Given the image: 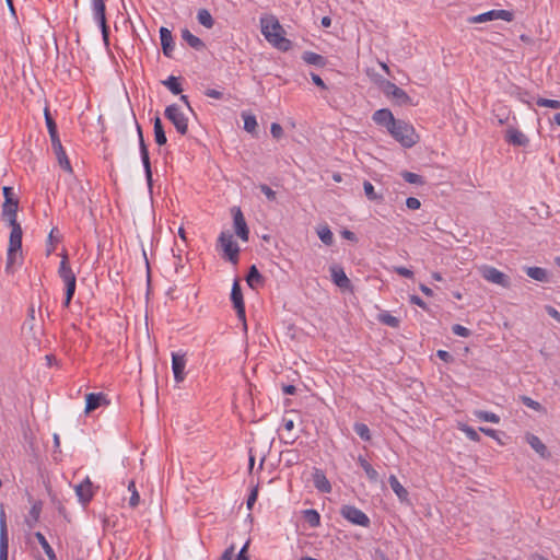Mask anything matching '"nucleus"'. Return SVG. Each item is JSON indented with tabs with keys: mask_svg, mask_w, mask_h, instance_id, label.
Here are the masks:
<instances>
[{
	"mask_svg": "<svg viewBox=\"0 0 560 560\" xmlns=\"http://www.w3.org/2000/svg\"><path fill=\"white\" fill-rule=\"evenodd\" d=\"M260 26L262 35L272 46L282 51L291 48V42L283 36L284 30L276 16L261 18Z\"/></svg>",
	"mask_w": 560,
	"mask_h": 560,
	"instance_id": "f257e3e1",
	"label": "nucleus"
},
{
	"mask_svg": "<svg viewBox=\"0 0 560 560\" xmlns=\"http://www.w3.org/2000/svg\"><path fill=\"white\" fill-rule=\"evenodd\" d=\"M388 132L404 148H411L419 141L413 126L401 119H397Z\"/></svg>",
	"mask_w": 560,
	"mask_h": 560,
	"instance_id": "f03ea898",
	"label": "nucleus"
},
{
	"mask_svg": "<svg viewBox=\"0 0 560 560\" xmlns=\"http://www.w3.org/2000/svg\"><path fill=\"white\" fill-rule=\"evenodd\" d=\"M11 226V233H10V240H9V248L7 254V266L5 270L9 271L11 266L16 260V255L19 252H21L22 248V228L20 223H13L10 224Z\"/></svg>",
	"mask_w": 560,
	"mask_h": 560,
	"instance_id": "7ed1b4c3",
	"label": "nucleus"
},
{
	"mask_svg": "<svg viewBox=\"0 0 560 560\" xmlns=\"http://www.w3.org/2000/svg\"><path fill=\"white\" fill-rule=\"evenodd\" d=\"M218 243L224 253V257L232 264H237L240 247L234 241L232 233L230 231L221 232L218 238Z\"/></svg>",
	"mask_w": 560,
	"mask_h": 560,
	"instance_id": "20e7f679",
	"label": "nucleus"
},
{
	"mask_svg": "<svg viewBox=\"0 0 560 560\" xmlns=\"http://www.w3.org/2000/svg\"><path fill=\"white\" fill-rule=\"evenodd\" d=\"M164 116L174 125L179 135L185 136L188 132V118L177 104L168 105L164 110Z\"/></svg>",
	"mask_w": 560,
	"mask_h": 560,
	"instance_id": "39448f33",
	"label": "nucleus"
},
{
	"mask_svg": "<svg viewBox=\"0 0 560 560\" xmlns=\"http://www.w3.org/2000/svg\"><path fill=\"white\" fill-rule=\"evenodd\" d=\"M91 7L93 12V18L95 22L98 24L102 37L105 42V44H108V37H109V27L106 23V16H105V2L104 0H91Z\"/></svg>",
	"mask_w": 560,
	"mask_h": 560,
	"instance_id": "423d86ee",
	"label": "nucleus"
},
{
	"mask_svg": "<svg viewBox=\"0 0 560 560\" xmlns=\"http://www.w3.org/2000/svg\"><path fill=\"white\" fill-rule=\"evenodd\" d=\"M340 515L345 520H347L348 522H350L354 525H359L362 527L370 526L369 516L363 511H361L360 509H358L354 505H350V504L342 505L340 509Z\"/></svg>",
	"mask_w": 560,
	"mask_h": 560,
	"instance_id": "0eeeda50",
	"label": "nucleus"
},
{
	"mask_svg": "<svg viewBox=\"0 0 560 560\" xmlns=\"http://www.w3.org/2000/svg\"><path fill=\"white\" fill-rule=\"evenodd\" d=\"M494 20H504V21L510 22L513 20V12L509 11V10L493 9L488 12L470 16V18H468L467 21L471 24H477V23H486V22H490V21H494Z\"/></svg>",
	"mask_w": 560,
	"mask_h": 560,
	"instance_id": "6e6552de",
	"label": "nucleus"
},
{
	"mask_svg": "<svg viewBox=\"0 0 560 560\" xmlns=\"http://www.w3.org/2000/svg\"><path fill=\"white\" fill-rule=\"evenodd\" d=\"M136 128H137V135L139 139V149H140V156L143 164L144 173H145V179L148 182V185L152 186V170H151V162L149 156V150L145 144L143 133L141 126L136 121Z\"/></svg>",
	"mask_w": 560,
	"mask_h": 560,
	"instance_id": "1a4fd4ad",
	"label": "nucleus"
},
{
	"mask_svg": "<svg viewBox=\"0 0 560 560\" xmlns=\"http://www.w3.org/2000/svg\"><path fill=\"white\" fill-rule=\"evenodd\" d=\"M58 275L61 278V280L63 281L66 289L75 290L77 277L69 265L67 254L62 255V259H61L59 268H58Z\"/></svg>",
	"mask_w": 560,
	"mask_h": 560,
	"instance_id": "9d476101",
	"label": "nucleus"
},
{
	"mask_svg": "<svg viewBox=\"0 0 560 560\" xmlns=\"http://www.w3.org/2000/svg\"><path fill=\"white\" fill-rule=\"evenodd\" d=\"M231 211L233 215V223L236 235L242 241L247 242L249 237V229L247 226L242 210L238 207H233Z\"/></svg>",
	"mask_w": 560,
	"mask_h": 560,
	"instance_id": "9b49d317",
	"label": "nucleus"
},
{
	"mask_svg": "<svg viewBox=\"0 0 560 560\" xmlns=\"http://www.w3.org/2000/svg\"><path fill=\"white\" fill-rule=\"evenodd\" d=\"M383 91L387 96H392L398 105H407L411 103L410 96L399 86L390 81H385Z\"/></svg>",
	"mask_w": 560,
	"mask_h": 560,
	"instance_id": "f8f14e48",
	"label": "nucleus"
},
{
	"mask_svg": "<svg viewBox=\"0 0 560 560\" xmlns=\"http://www.w3.org/2000/svg\"><path fill=\"white\" fill-rule=\"evenodd\" d=\"M231 301L236 311L238 319L245 322V304L243 300V293L237 280L234 281L231 290Z\"/></svg>",
	"mask_w": 560,
	"mask_h": 560,
	"instance_id": "ddd939ff",
	"label": "nucleus"
},
{
	"mask_svg": "<svg viewBox=\"0 0 560 560\" xmlns=\"http://www.w3.org/2000/svg\"><path fill=\"white\" fill-rule=\"evenodd\" d=\"M74 490L79 501L82 504H88L94 495L93 483L89 477H86L83 481L77 485Z\"/></svg>",
	"mask_w": 560,
	"mask_h": 560,
	"instance_id": "4468645a",
	"label": "nucleus"
},
{
	"mask_svg": "<svg viewBox=\"0 0 560 560\" xmlns=\"http://www.w3.org/2000/svg\"><path fill=\"white\" fill-rule=\"evenodd\" d=\"M372 119L376 125L385 127L387 131H389V128H392L397 120L387 108H381L374 112Z\"/></svg>",
	"mask_w": 560,
	"mask_h": 560,
	"instance_id": "2eb2a0df",
	"label": "nucleus"
},
{
	"mask_svg": "<svg viewBox=\"0 0 560 560\" xmlns=\"http://www.w3.org/2000/svg\"><path fill=\"white\" fill-rule=\"evenodd\" d=\"M549 217V207L545 203H540L539 207H530L527 210V221L532 224H540L542 220Z\"/></svg>",
	"mask_w": 560,
	"mask_h": 560,
	"instance_id": "dca6fc26",
	"label": "nucleus"
},
{
	"mask_svg": "<svg viewBox=\"0 0 560 560\" xmlns=\"http://www.w3.org/2000/svg\"><path fill=\"white\" fill-rule=\"evenodd\" d=\"M185 366L186 359L184 354L172 353V370L174 374V378L177 383H180L185 378Z\"/></svg>",
	"mask_w": 560,
	"mask_h": 560,
	"instance_id": "f3484780",
	"label": "nucleus"
},
{
	"mask_svg": "<svg viewBox=\"0 0 560 560\" xmlns=\"http://www.w3.org/2000/svg\"><path fill=\"white\" fill-rule=\"evenodd\" d=\"M332 282L340 289H349L351 281L347 277L342 267L334 265L329 268Z\"/></svg>",
	"mask_w": 560,
	"mask_h": 560,
	"instance_id": "a211bd4d",
	"label": "nucleus"
},
{
	"mask_svg": "<svg viewBox=\"0 0 560 560\" xmlns=\"http://www.w3.org/2000/svg\"><path fill=\"white\" fill-rule=\"evenodd\" d=\"M160 39L164 56L171 58L175 48L172 32L167 27L162 26L160 28Z\"/></svg>",
	"mask_w": 560,
	"mask_h": 560,
	"instance_id": "6ab92c4d",
	"label": "nucleus"
},
{
	"mask_svg": "<svg viewBox=\"0 0 560 560\" xmlns=\"http://www.w3.org/2000/svg\"><path fill=\"white\" fill-rule=\"evenodd\" d=\"M527 443L538 454L541 459L548 460L551 458V453L545 443L534 434H527Z\"/></svg>",
	"mask_w": 560,
	"mask_h": 560,
	"instance_id": "aec40b11",
	"label": "nucleus"
},
{
	"mask_svg": "<svg viewBox=\"0 0 560 560\" xmlns=\"http://www.w3.org/2000/svg\"><path fill=\"white\" fill-rule=\"evenodd\" d=\"M314 487L322 493L331 492V485L327 479L325 472L319 468H314L312 475Z\"/></svg>",
	"mask_w": 560,
	"mask_h": 560,
	"instance_id": "412c9836",
	"label": "nucleus"
},
{
	"mask_svg": "<svg viewBox=\"0 0 560 560\" xmlns=\"http://www.w3.org/2000/svg\"><path fill=\"white\" fill-rule=\"evenodd\" d=\"M85 412L89 413L97 409L103 404H108L106 396L103 393H90L85 397Z\"/></svg>",
	"mask_w": 560,
	"mask_h": 560,
	"instance_id": "4be33fe9",
	"label": "nucleus"
},
{
	"mask_svg": "<svg viewBox=\"0 0 560 560\" xmlns=\"http://www.w3.org/2000/svg\"><path fill=\"white\" fill-rule=\"evenodd\" d=\"M527 277L542 283H548L551 279L550 272L541 267H527Z\"/></svg>",
	"mask_w": 560,
	"mask_h": 560,
	"instance_id": "5701e85b",
	"label": "nucleus"
},
{
	"mask_svg": "<svg viewBox=\"0 0 560 560\" xmlns=\"http://www.w3.org/2000/svg\"><path fill=\"white\" fill-rule=\"evenodd\" d=\"M246 282L252 289H256L264 284L265 279L255 265H252L249 267V270H248V273L246 277Z\"/></svg>",
	"mask_w": 560,
	"mask_h": 560,
	"instance_id": "b1692460",
	"label": "nucleus"
},
{
	"mask_svg": "<svg viewBox=\"0 0 560 560\" xmlns=\"http://www.w3.org/2000/svg\"><path fill=\"white\" fill-rule=\"evenodd\" d=\"M19 200L12 202H4L2 206V217L8 220L9 224L19 223L16 221V212Z\"/></svg>",
	"mask_w": 560,
	"mask_h": 560,
	"instance_id": "393cba45",
	"label": "nucleus"
},
{
	"mask_svg": "<svg viewBox=\"0 0 560 560\" xmlns=\"http://www.w3.org/2000/svg\"><path fill=\"white\" fill-rule=\"evenodd\" d=\"M482 276L486 280L495 284H503L505 280V275L494 267H486L482 270Z\"/></svg>",
	"mask_w": 560,
	"mask_h": 560,
	"instance_id": "a878e982",
	"label": "nucleus"
},
{
	"mask_svg": "<svg viewBox=\"0 0 560 560\" xmlns=\"http://www.w3.org/2000/svg\"><path fill=\"white\" fill-rule=\"evenodd\" d=\"M389 486L394 493L397 495V498L401 502L408 501V491L405 489V487L399 482L397 477L395 475H390L388 478Z\"/></svg>",
	"mask_w": 560,
	"mask_h": 560,
	"instance_id": "bb28decb",
	"label": "nucleus"
},
{
	"mask_svg": "<svg viewBox=\"0 0 560 560\" xmlns=\"http://www.w3.org/2000/svg\"><path fill=\"white\" fill-rule=\"evenodd\" d=\"M9 541L5 521L1 518V530H0V560H8Z\"/></svg>",
	"mask_w": 560,
	"mask_h": 560,
	"instance_id": "cd10ccee",
	"label": "nucleus"
},
{
	"mask_svg": "<svg viewBox=\"0 0 560 560\" xmlns=\"http://www.w3.org/2000/svg\"><path fill=\"white\" fill-rule=\"evenodd\" d=\"M358 463L361 466V468L364 470L366 477L369 478V480L371 482H377L378 481V479H380L378 472L376 471V469H374V467L362 455H360L358 457Z\"/></svg>",
	"mask_w": 560,
	"mask_h": 560,
	"instance_id": "c85d7f7f",
	"label": "nucleus"
},
{
	"mask_svg": "<svg viewBox=\"0 0 560 560\" xmlns=\"http://www.w3.org/2000/svg\"><path fill=\"white\" fill-rule=\"evenodd\" d=\"M154 140L159 145H164L167 142L164 127L160 117H155L153 121Z\"/></svg>",
	"mask_w": 560,
	"mask_h": 560,
	"instance_id": "c756f323",
	"label": "nucleus"
},
{
	"mask_svg": "<svg viewBox=\"0 0 560 560\" xmlns=\"http://www.w3.org/2000/svg\"><path fill=\"white\" fill-rule=\"evenodd\" d=\"M182 38L194 49L201 50L205 48L203 42L195 36L189 30L185 28L182 31Z\"/></svg>",
	"mask_w": 560,
	"mask_h": 560,
	"instance_id": "7c9ffc66",
	"label": "nucleus"
},
{
	"mask_svg": "<svg viewBox=\"0 0 560 560\" xmlns=\"http://www.w3.org/2000/svg\"><path fill=\"white\" fill-rule=\"evenodd\" d=\"M34 536L37 539V541L39 542V545L42 546V548L44 549L48 560H58L56 552L54 551L52 547L49 545L46 537L40 532H36L34 534Z\"/></svg>",
	"mask_w": 560,
	"mask_h": 560,
	"instance_id": "2f4dec72",
	"label": "nucleus"
},
{
	"mask_svg": "<svg viewBox=\"0 0 560 560\" xmlns=\"http://www.w3.org/2000/svg\"><path fill=\"white\" fill-rule=\"evenodd\" d=\"M302 59L308 63L316 67H324L326 66V59L322 55H318L313 51H305L302 56Z\"/></svg>",
	"mask_w": 560,
	"mask_h": 560,
	"instance_id": "473e14b6",
	"label": "nucleus"
},
{
	"mask_svg": "<svg viewBox=\"0 0 560 560\" xmlns=\"http://www.w3.org/2000/svg\"><path fill=\"white\" fill-rule=\"evenodd\" d=\"M52 151L58 160L60 167L68 173H72V166L70 164V161L67 156V153H66L63 147H60V150H52Z\"/></svg>",
	"mask_w": 560,
	"mask_h": 560,
	"instance_id": "72a5a7b5",
	"label": "nucleus"
},
{
	"mask_svg": "<svg viewBox=\"0 0 560 560\" xmlns=\"http://www.w3.org/2000/svg\"><path fill=\"white\" fill-rule=\"evenodd\" d=\"M363 189L366 198L371 201H377L382 202L384 200V197L382 194H377L374 189V186L371 182L364 180L363 182Z\"/></svg>",
	"mask_w": 560,
	"mask_h": 560,
	"instance_id": "f704fd0d",
	"label": "nucleus"
},
{
	"mask_svg": "<svg viewBox=\"0 0 560 560\" xmlns=\"http://www.w3.org/2000/svg\"><path fill=\"white\" fill-rule=\"evenodd\" d=\"M197 20L198 22L207 27V28H212L213 25H214V20L211 15V13L207 10V9H200L197 13Z\"/></svg>",
	"mask_w": 560,
	"mask_h": 560,
	"instance_id": "c9c22d12",
	"label": "nucleus"
},
{
	"mask_svg": "<svg viewBox=\"0 0 560 560\" xmlns=\"http://www.w3.org/2000/svg\"><path fill=\"white\" fill-rule=\"evenodd\" d=\"M303 517L311 527H317L320 524V515L314 509L305 510L303 512Z\"/></svg>",
	"mask_w": 560,
	"mask_h": 560,
	"instance_id": "e433bc0d",
	"label": "nucleus"
},
{
	"mask_svg": "<svg viewBox=\"0 0 560 560\" xmlns=\"http://www.w3.org/2000/svg\"><path fill=\"white\" fill-rule=\"evenodd\" d=\"M317 235L319 240L327 246L332 245L334 234L328 225H323L317 229Z\"/></svg>",
	"mask_w": 560,
	"mask_h": 560,
	"instance_id": "4c0bfd02",
	"label": "nucleus"
},
{
	"mask_svg": "<svg viewBox=\"0 0 560 560\" xmlns=\"http://www.w3.org/2000/svg\"><path fill=\"white\" fill-rule=\"evenodd\" d=\"M505 140L514 145H522L524 143V136L521 131L515 129H508Z\"/></svg>",
	"mask_w": 560,
	"mask_h": 560,
	"instance_id": "58836bf2",
	"label": "nucleus"
},
{
	"mask_svg": "<svg viewBox=\"0 0 560 560\" xmlns=\"http://www.w3.org/2000/svg\"><path fill=\"white\" fill-rule=\"evenodd\" d=\"M162 83L175 95L180 94L183 92V88L182 84L179 83L178 78L174 75H170Z\"/></svg>",
	"mask_w": 560,
	"mask_h": 560,
	"instance_id": "ea45409f",
	"label": "nucleus"
},
{
	"mask_svg": "<svg viewBox=\"0 0 560 560\" xmlns=\"http://www.w3.org/2000/svg\"><path fill=\"white\" fill-rule=\"evenodd\" d=\"M474 416L481 421H487V422H491V423L500 422V417L497 413L491 412V411L475 410Z\"/></svg>",
	"mask_w": 560,
	"mask_h": 560,
	"instance_id": "a19ab883",
	"label": "nucleus"
},
{
	"mask_svg": "<svg viewBox=\"0 0 560 560\" xmlns=\"http://www.w3.org/2000/svg\"><path fill=\"white\" fill-rule=\"evenodd\" d=\"M40 512H42V502L36 501L30 510V517L32 518V522L28 520L26 521V523L30 527H33L34 524L38 522Z\"/></svg>",
	"mask_w": 560,
	"mask_h": 560,
	"instance_id": "79ce46f5",
	"label": "nucleus"
},
{
	"mask_svg": "<svg viewBox=\"0 0 560 560\" xmlns=\"http://www.w3.org/2000/svg\"><path fill=\"white\" fill-rule=\"evenodd\" d=\"M242 117L244 119V129L250 133L255 132L257 128L256 117L247 113H242Z\"/></svg>",
	"mask_w": 560,
	"mask_h": 560,
	"instance_id": "37998d69",
	"label": "nucleus"
},
{
	"mask_svg": "<svg viewBox=\"0 0 560 560\" xmlns=\"http://www.w3.org/2000/svg\"><path fill=\"white\" fill-rule=\"evenodd\" d=\"M128 491L130 492L129 505L131 508H137L140 503V495L133 480L128 483Z\"/></svg>",
	"mask_w": 560,
	"mask_h": 560,
	"instance_id": "c03bdc74",
	"label": "nucleus"
},
{
	"mask_svg": "<svg viewBox=\"0 0 560 560\" xmlns=\"http://www.w3.org/2000/svg\"><path fill=\"white\" fill-rule=\"evenodd\" d=\"M353 430L363 441L371 440V432H370L369 427L365 423H361V422L354 423Z\"/></svg>",
	"mask_w": 560,
	"mask_h": 560,
	"instance_id": "a18cd8bd",
	"label": "nucleus"
},
{
	"mask_svg": "<svg viewBox=\"0 0 560 560\" xmlns=\"http://www.w3.org/2000/svg\"><path fill=\"white\" fill-rule=\"evenodd\" d=\"M401 176L409 184H415V185H422V184H424L423 177L421 175H419V174L405 171V172L401 173Z\"/></svg>",
	"mask_w": 560,
	"mask_h": 560,
	"instance_id": "49530a36",
	"label": "nucleus"
},
{
	"mask_svg": "<svg viewBox=\"0 0 560 560\" xmlns=\"http://www.w3.org/2000/svg\"><path fill=\"white\" fill-rule=\"evenodd\" d=\"M380 320H381V323H383L389 327H393V328H397L399 326V319L397 317L390 315L389 313L382 314L380 316Z\"/></svg>",
	"mask_w": 560,
	"mask_h": 560,
	"instance_id": "de8ad7c7",
	"label": "nucleus"
},
{
	"mask_svg": "<svg viewBox=\"0 0 560 560\" xmlns=\"http://www.w3.org/2000/svg\"><path fill=\"white\" fill-rule=\"evenodd\" d=\"M459 430L463 431L466 434V436L471 441L478 442L480 440L478 432L467 424H460Z\"/></svg>",
	"mask_w": 560,
	"mask_h": 560,
	"instance_id": "09e8293b",
	"label": "nucleus"
},
{
	"mask_svg": "<svg viewBox=\"0 0 560 560\" xmlns=\"http://www.w3.org/2000/svg\"><path fill=\"white\" fill-rule=\"evenodd\" d=\"M536 105L550 107V108H555V109H560V101H558V100H548V98H544V97H538L536 100Z\"/></svg>",
	"mask_w": 560,
	"mask_h": 560,
	"instance_id": "8fccbe9b",
	"label": "nucleus"
},
{
	"mask_svg": "<svg viewBox=\"0 0 560 560\" xmlns=\"http://www.w3.org/2000/svg\"><path fill=\"white\" fill-rule=\"evenodd\" d=\"M452 331L454 335L464 337V338H467L471 335V331L467 327L462 326L459 324L453 325Z\"/></svg>",
	"mask_w": 560,
	"mask_h": 560,
	"instance_id": "3c124183",
	"label": "nucleus"
},
{
	"mask_svg": "<svg viewBox=\"0 0 560 560\" xmlns=\"http://www.w3.org/2000/svg\"><path fill=\"white\" fill-rule=\"evenodd\" d=\"M44 116H45V122H46V127H47L48 132L49 131H52V132L56 131L57 130V125H56L54 118L51 117L48 108H45Z\"/></svg>",
	"mask_w": 560,
	"mask_h": 560,
	"instance_id": "603ef678",
	"label": "nucleus"
},
{
	"mask_svg": "<svg viewBox=\"0 0 560 560\" xmlns=\"http://www.w3.org/2000/svg\"><path fill=\"white\" fill-rule=\"evenodd\" d=\"M259 189L266 196V198L269 201H275L276 200V191L273 189H271L268 185L260 184L259 185Z\"/></svg>",
	"mask_w": 560,
	"mask_h": 560,
	"instance_id": "864d4df0",
	"label": "nucleus"
},
{
	"mask_svg": "<svg viewBox=\"0 0 560 560\" xmlns=\"http://www.w3.org/2000/svg\"><path fill=\"white\" fill-rule=\"evenodd\" d=\"M56 231V229H52L48 235L47 255H50L55 250V243L59 242V238L55 236Z\"/></svg>",
	"mask_w": 560,
	"mask_h": 560,
	"instance_id": "5fc2aeb1",
	"label": "nucleus"
},
{
	"mask_svg": "<svg viewBox=\"0 0 560 560\" xmlns=\"http://www.w3.org/2000/svg\"><path fill=\"white\" fill-rule=\"evenodd\" d=\"M49 137H50V140H51V148L52 150H60V147H62L61 144V141H60V138H59V135H58V130L56 131H49Z\"/></svg>",
	"mask_w": 560,
	"mask_h": 560,
	"instance_id": "6e6d98bb",
	"label": "nucleus"
},
{
	"mask_svg": "<svg viewBox=\"0 0 560 560\" xmlns=\"http://www.w3.org/2000/svg\"><path fill=\"white\" fill-rule=\"evenodd\" d=\"M270 132L275 139H280L283 136V128L278 122H272Z\"/></svg>",
	"mask_w": 560,
	"mask_h": 560,
	"instance_id": "4d7b16f0",
	"label": "nucleus"
},
{
	"mask_svg": "<svg viewBox=\"0 0 560 560\" xmlns=\"http://www.w3.org/2000/svg\"><path fill=\"white\" fill-rule=\"evenodd\" d=\"M395 272L401 277H405V278H408V279H411L413 278V271L404 267V266H399V267H395Z\"/></svg>",
	"mask_w": 560,
	"mask_h": 560,
	"instance_id": "13d9d810",
	"label": "nucleus"
},
{
	"mask_svg": "<svg viewBox=\"0 0 560 560\" xmlns=\"http://www.w3.org/2000/svg\"><path fill=\"white\" fill-rule=\"evenodd\" d=\"M406 206L410 210H418L421 207V202L416 197H408L406 199Z\"/></svg>",
	"mask_w": 560,
	"mask_h": 560,
	"instance_id": "bf43d9fd",
	"label": "nucleus"
},
{
	"mask_svg": "<svg viewBox=\"0 0 560 560\" xmlns=\"http://www.w3.org/2000/svg\"><path fill=\"white\" fill-rule=\"evenodd\" d=\"M545 311L556 322L560 323V312L556 307H553L551 305H546Z\"/></svg>",
	"mask_w": 560,
	"mask_h": 560,
	"instance_id": "052dcab7",
	"label": "nucleus"
},
{
	"mask_svg": "<svg viewBox=\"0 0 560 560\" xmlns=\"http://www.w3.org/2000/svg\"><path fill=\"white\" fill-rule=\"evenodd\" d=\"M438 358H440L442 361L450 363L453 361V355L446 351V350H438L436 351Z\"/></svg>",
	"mask_w": 560,
	"mask_h": 560,
	"instance_id": "680f3d73",
	"label": "nucleus"
},
{
	"mask_svg": "<svg viewBox=\"0 0 560 560\" xmlns=\"http://www.w3.org/2000/svg\"><path fill=\"white\" fill-rule=\"evenodd\" d=\"M205 95L211 98L221 100L223 97V93L215 89H207L205 91Z\"/></svg>",
	"mask_w": 560,
	"mask_h": 560,
	"instance_id": "e2e57ef3",
	"label": "nucleus"
},
{
	"mask_svg": "<svg viewBox=\"0 0 560 560\" xmlns=\"http://www.w3.org/2000/svg\"><path fill=\"white\" fill-rule=\"evenodd\" d=\"M527 408H532L536 411H542L546 412L545 408L536 400H533L532 398L527 397Z\"/></svg>",
	"mask_w": 560,
	"mask_h": 560,
	"instance_id": "0e129e2a",
	"label": "nucleus"
},
{
	"mask_svg": "<svg viewBox=\"0 0 560 560\" xmlns=\"http://www.w3.org/2000/svg\"><path fill=\"white\" fill-rule=\"evenodd\" d=\"M234 552H235V548L234 546H230L229 548H226L224 550V552L222 553V556L220 557V560H233V557H234Z\"/></svg>",
	"mask_w": 560,
	"mask_h": 560,
	"instance_id": "69168bd1",
	"label": "nucleus"
},
{
	"mask_svg": "<svg viewBox=\"0 0 560 560\" xmlns=\"http://www.w3.org/2000/svg\"><path fill=\"white\" fill-rule=\"evenodd\" d=\"M410 303L421 307L422 310L428 308L427 303L418 295H410Z\"/></svg>",
	"mask_w": 560,
	"mask_h": 560,
	"instance_id": "338daca9",
	"label": "nucleus"
},
{
	"mask_svg": "<svg viewBox=\"0 0 560 560\" xmlns=\"http://www.w3.org/2000/svg\"><path fill=\"white\" fill-rule=\"evenodd\" d=\"M248 545L249 541H246V544L241 548V550L237 553L236 560H249V557L247 556Z\"/></svg>",
	"mask_w": 560,
	"mask_h": 560,
	"instance_id": "774afa93",
	"label": "nucleus"
}]
</instances>
